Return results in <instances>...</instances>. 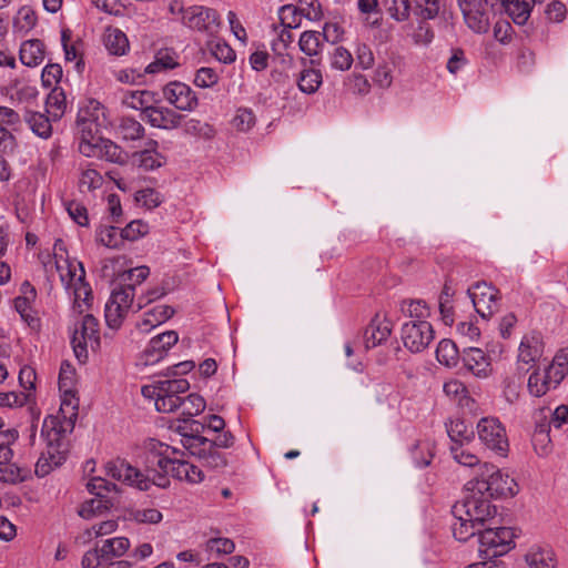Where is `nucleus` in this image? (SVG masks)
<instances>
[{
	"instance_id": "7",
	"label": "nucleus",
	"mask_w": 568,
	"mask_h": 568,
	"mask_svg": "<svg viewBox=\"0 0 568 568\" xmlns=\"http://www.w3.org/2000/svg\"><path fill=\"white\" fill-rule=\"evenodd\" d=\"M515 534L509 527H485L479 530L478 552L483 560H493L515 547Z\"/></svg>"
},
{
	"instance_id": "23",
	"label": "nucleus",
	"mask_w": 568,
	"mask_h": 568,
	"mask_svg": "<svg viewBox=\"0 0 568 568\" xmlns=\"http://www.w3.org/2000/svg\"><path fill=\"white\" fill-rule=\"evenodd\" d=\"M392 333V325L386 318L376 314L364 331L366 348H372L385 342Z\"/></svg>"
},
{
	"instance_id": "13",
	"label": "nucleus",
	"mask_w": 568,
	"mask_h": 568,
	"mask_svg": "<svg viewBox=\"0 0 568 568\" xmlns=\"http://www.w3.org/2000/svg\"><path fill=\"white\" fill-rule=\"evenodd\" d=\"M467 294L476 312L485 320L490 318L499 310V290L485 281L474 284Z\"/></svg>"
},
{
	"instance_id": "17",
	"label": "nucleus",
	"mask_w": 568,
	"mask_h": 568,
	"mask_svg": "<svg viewBox=\"0 0 568 568\" xmlns=\"http://www.w3.org/2000/svg\"><path fill=\"white\" fill-rule=\"evenodd\" d=\"M162 94L165 101L179 111L192 112L199 104V99L192 88L180 81L165 84Z\"/></svg>"
},
{
	"instance_id": "38",
	"label": "nucleus",
	"mask_w": 568,
	"mask_h": 568,
	"mask_svg": "<svg viewBox=\"0 0 568 568\" xmlns=\"http://www.w3.org/2000/svg\"><path fill=\"white\" fill-rule=\"evenodd\" d=\"M446 425L447 434L453 445H464L469 443L474 437V432L468 428L463 419H450Z\"/></svg>"
},
{
	"instance_id": "61",
	"label": "nucleus",
	"mask_w": 568,
	"mask_h": 568,
	"mask_svg": "<svg viewBox=\"0 0 568 568\" xmlns=\"http://www.w3.org/2000/svg\"><path fill=\"white\" fill-rule=\"evenodd\" d=\"M144 71H140L135 68H126L113 71L114 78L125 84H136L141 83L144 77Z\"/></svg>"
},
{
	"instance_id": "42",
	"label": "nucleus",
	"mask_w": 568,
	"mask_h": 568,
	"mask_svg": "<svg viewBox=\"0 0 568 568\" xmlns=\"http://www.w3.org/2000/svg\"><path fill=\"white\" fill-rule=\"evenodd\" d=\"M456 521L453 525V535L459 541H467L469 538L474 536L479 537V528L474 523L468 521L467 516H454Z\"/></svg>"
},
{
	"instance_id": "36",
	"label": "nucleus",
	"mask_w": 568,
	"mask_h": 568,
	"mask_svg": "<svg viewBox=\"0 0 568 568\" xmlns=\"http://www.w3.org/2000/svg\"><path fill=\"white\" fill-rule=\"evenodd\" d=\"M51 118L37 111H27L24 121L30 130L41 139H49L52 134Z\"/></svg>"
},
{
	"instance_id": "10",
	"label": "nucleus",
	"mask_w": 568,
	"mask_h": 568,
	"mask_svg": "<svg viewBox=\"0 0 568 568\" xmlns=\"http://www.w3.org/2000/svg\"><path fill=\"white\" fill-rule=\"evenodd\" d=\"M54 418H45L43 422V427L41 434L48 433V436H51V433L48 430L51 428L53 432V438L50 439L47 449L41 454L37 464H36V474L39 477L47 476L51 470L55 467L62 465L67 458L65 450L61 447L59 443V434L60 432L55 429Z\"/></svg>"
},
{
	"instance_id": "39",
	"label": "nucleus",
	"mask_w": 568,
	"mask_h": 568,
	"mask_svg": "<svg viewBox=\"0 0 568 568\" xmlns=\"http://www.w3.org/2000/svg\"><path fill=\"white\" fill-rule=\"evenodd\" d=\"M400 312L413 321H426L430 310L424 300H404L399 305Z\"/></svg>"
},
{
	"instance_id": "43",
	"label": "nucleus",
	"mask_w": 568,
	"mask_h": 568,
	"mask_svg": "<svg viewBox=\"0 0 568 568\" xmlns=\"http://www.w3.org/2000/svg\"><path fill=\"white\" fill-rule=\"evenodd\" d=\"M322 84V73L320 70L307 69L301 72L297 85L304 93H315Z\"/></svg>"
},
{
	"instance_id": "4",
	"label": "nucleus",
	"mask_w": 568,
	"mask_h": 568,
	"mask_svg": "<svg viewBox=\"0 0 568 568\" xmlns=\"http://www.w3.org/2000/svg\"><path fill=\"white\" fill-rule=\"evenodd\" d=\"M467 489L494 497H514L518 493V486L514 478L503 474L494 465L485 464L481 471L467 483Z\"/></svg>"
},
{
	"instance_id": "31",
	"label": "nucleus",
	"mask_w": 568,
	"mask_h": 568,
	"mask_svg": "<svg viewBox=\"0 0 568 568\" xmlns=\"http://www.w3.org/2000/svg\"><path fill=\"white\" fill-rule=\"evenodd\" d=\"M21 123L18 112L11 108L0 105V141H2L3 148L12 139L11 132L18 131Z\"/></svg>"
},
{
	"instance_id": "51",
	"label": "nucleus",
	"mask_w": 568,
	"mask_h": 568,
	"mask_svg": "<svg viewBox=\"0 0 568 568\" xmlns=\"http://www.w3.org/2000/svg\"><path fill=\"white\" fill-rule=\"evenodd\" d=\"M528 390L530 395L535 397L544 396L548 390H550L552 385L548 383V378H546L545 374H540L539 372H534L529 378L527 384Z\"/></svg>"
},
{
	"instance_id": "62",
	"label": "nucleus",
	"mask_w": 568,
	"mask_h": 568,
	"mask_svg": "<svg viewBox=\"0 0 568 568\" xmlns=\"http://www.w3.org/2000/svg\"><path fill=\"white\" fill-rule=\"evenodd\" d=\"M88 490L99 497H106V494L115 490V485L102 477H93L87 484Z\"/></svg>"
},
{
	"instance_id": "56",
	"label": "nucleus",
	"mask_w": 568,
	"mask_h": 568,
	"mask_svg": "<svg viewBox=\"0 0 568 568\" xmlns=\"http://www.w3.org/2000/svg\"><path fill=\"white\" fill-rule=\"evenodd\" d=\"M135 201L148 209H155L162 202V195L154 189H143L136 192Z\"/></svg>"
},
{
	"instance_id": "34",
	"label": "nucleus",
	"mask_w": 568,
	"mask_h": 568,
	"mask_svg": "<svg viewBox=\"0 0 568 568\" xmlns=\"http://www.w3.org/2000/svg\"><path fill=\"white\" fill-rule=\"evenodd\" d=\"M68 109L67 97L62 88L54 87L45 100V111L52 121L60 120Z\"/></svg>"
},
{
	"instance_id": "44",
	"label": "nucleus",
	"mask_w": 568,
	"mask_h": 568,
	"mask_svg": "<svg viewBox=\"0 0 568 568\" xmlns=\"http://www.w3.org/2000/svg\"><path fill=\"white\" fill-rule=\"evenodd\" d=\"M97 241L109 248H118L123 243L121 230L104 225L97 231Z\"/></svg>"
},
{
	"instance_id": "49",
	"label": "nucleus",
	"mask_w": 568,
	"mask_h": 568,
	"mask_svg": "<svg viewBox=\"0 0 568 568\" xmlns=\"http://www.w3.org/2000/svg\"><path fill=\"white\" fill-rule=\"evenodd\" d=\"M119 131L124 140L131 141L141 139L144 134V128L142 124L132 118L122 119Z\"/></svg>"
},
{
	"instance_id": "58",
	"label": "nucleus",
	"mask_w": 568,
	"mask_h": 568,
	"mask_svg": "<svg viewBox=\"0 0 568 568\" xmlns=\"http://www.w3.org/2000/svg\"><path fill=\"white\" fill-rule=\"evenodd\" d=\"M387 11L396 21H406L410 14L409 0H389Z\"/></svg>"
},
{
	"instance_id": "48",
	"label": "nucleus",
	"mask_w": 568,
	"mask_h": 568,
	"mask_svg": "<svg viewBox=\"0 0 568 568\" xmlns=\"http://www.w3.org/2000/svg\"><path fill=\"white\" fill-rule=\"evenodd\" d=\"M322 33L317 31H305L302 33L298 45L300 49L307 55H316L321 47Z\"/></svg>"
},
{
	"instance_id": "40",
	"label": "nucleus",
	"mask_w": 568,
	"mask_h": 568,
	"mask_svg": "<svg viewBox=\"0 0 568 568\" xmlns=\"http://www.w3.org/2000/svg\"><path fill=\"white\" fill-rule=\"evenodd\" d=\"M102 184L103 178L99 171H97L90 164L81 166L79 176V187L81 192L97 190L101 187Z\"/></svg>"
},
{
	"instance_id": "3",
	"label": "nucleus",
	"mask_w": 568,
	"mask_h": 568,
	"mask_svg": "<svg viewBox=\"0 0 568 568\" xmlns=\"http://www.w3.org/2000/svg\"><path fill=\"white\" fill-rule=\"evenodd\" d=\"M190 389V383L185 378L159 379L151 385L142 387L145 398L154 400V406L160 413H173L182 405L181 395Z\"/></svg>"
},
{
	"instance_id": "11",
	"label": "nucleus",
	"mask_w": 568,
	"mask_h": 568,
	"mask_svg": "<svg viewBox=\"0 0 568 568\" xmlns=\"http://www.w3.org/2000/svg\"><path fill=\"white\" fill-rule=\"evenodd\" d=\"M181 442L183 447L189 450L191 455L203 460L206 466L220 468L225 465L224 456L217 449H214L212 439L197 434L183 433Z\"/></svg>"
},
{
	"instance_id": "21",
	"label": "nucleus",
	"mask_w": 568,
	"mask_h": 568,
	"mask_svg": "<svg viewBox=\"0 0 568 568\" xmlns=\"http://www.w3.org/2000/svg\"><path fill=\"white\" fill-rule=\"evenodd\" d=\"M542 341L538 333H530L523 337L518 352V369L527 373L535 366L542 355Z\"/></svg>"
},
{
	"instance_id": "22",
	"label": "nucleus",
	"mask_w": 568,
	"mask_h": 568,
	"mask_svg": "<svg viewBox=\"0 0 568 568\" xmlns=\"http://www.w3.org/2000/svg\"><path fill=\"white\" fill-rule=\"evenodd\" d=\"M145 119L153 128L173 130L180 126L183 116L170 108L154 104Z\"/></svg>"
},
{
	"instance_id": "57",
	"label": "nucleus",
	"mask_w": 568,
	"mask_h": 568,
	"mask_svg": "<svg viewBox=\"0 0 568 568\" xmlns=\"http://www.w3.org/2000/svg\"><path fill=\"white\" fill-rule=\"evenodd\" d=\"M62 78V68L58 63L47 64L41 73V82L45 88H54Z\"/></svg>"
},
{
	"instance_id": "37",
	"label": "nucleus",
	"mask_w": 568,
	"mask_h": 568,
	"mask_svg": "<svg viewBox=\"0 0 568 568\" xmlns=\"http://www.w3.org/2000/svg\"><path fill=\"white\" fill-rule=\"evenodd\" d=\"M158 142L152 141L149 148L134 154V162L144 170H154L164 163V158L158 152Z\"/></svg>"
},
{
	"instance_id": "14",
	"label": "nucleus",
	"mask_w": 568,
	"mask_h": 568,
	"mask_svg": "<svg viewBox=\"0 0 568 568\" xmlns=\"http://www.w3.org/2000/svg\"><path fill=\"white\" fill-rule=\"evenodd\" d=\"M400 338L412 353L423 352L434 339V329L427 321H409L403 324Z\"/></svg>"
},
{
	"instance_id": "46",
	"label": "nucleus",
	"mask_w": 568,
	"mask_h": 568,
	"mask_svg": "<svg viewBox=\"0 0 568 568\" xmlns=\"http://www.w3.org/2000/svg\"><path fill=\"white\" fill-rule=\"evenodd\" d=\"M207 48L215 59L223 63H231L235 60L234 50L221 39L207 40Z\"/></svg>"
},
{
	"instance_id": "59",
	"label": "nucleus",
	"mask_w": 568,
	"mask_h": 568,
	"mask_svg": "<svg viewBox=\"0 0 568 568\" xmlns=\"http://www.w3.org/2000/svg\"><path fill=\"white\" fill-rule=\"evenodd\" d=\"M132 518L140 524H159L163 519V515L155 508H141L132 513Z\"/></svg>"
},
{
	"instance_id": "53",
	"label": "nucleus",
	"mask_w": 568,
	"mask_h": 568,
	"mask_svg": "<svg viewBox=\"0 0 568 568\" xmlns=\"http://www.w3.org/2000/svg\"><path fill=\"white\" fill-rule=\"evenodd\" d=\"M234 550V542L229 538H211L205 544L210 557L227 555Z\"/></svg>"
},
{
	"instance_id": "28",
	"label": "nucleus",
	"mask_w": 568,
	"mask_h": 568,
	"mask_svg": "<svg viewBox=\"0 0 568 568\" xmlns=\"http://www.w3.org/2000/svg\"><path fill=\"white\" fill-rule=\"evenodd\" d=\"M79 132V152L85 158L99 159L104 138L100 136L101 131H78Z\"/></svg>"
},
{
	"instance_id": "54",
	"label": "nucleus",
	"mask_w": 568,
	"mask_h": 568,
	"mask_svg": "<svg viewBox=\"0 0 568 568\" xmlns=\"http://www.w3.org/2000/svg\"><path fill=\"white\" fill-rule=\"evenodd\" d=\"M353 61L351 52L344 47L334 48L333 52L329 54L331 65L336 70H348L352 67Z\"/></svg>"
},
{
	"instance_id": "35",
	"label": "nucleus",
	"mask_w": 568,
	"mask_h": 568,
	"mask_svg": "<svg viewBox=\"0 0 568 568\" xmlns=\"http://www.w3.org/2000/svg\"><path fill=\"white\" fill-rule=\"evenodd\" d=\"M178 60L179 57L175 52L170 50H161L155 54L154 60L145 67L144 73L158 74L172 70L179 65Z\"/></svg>"
},
{
	"instance_id": "8",
	"label": "nucleus",
	"mask_w": 568,
	"mask_h": 568,
	"mask_svg": "<svg viewBox=\"0 0 568 568\" xmlns=\"http://www.w3.org/2000/svg\"><path fill=\"white\" fill-rule=\"evenodd\" d=\"M135 288L126 284L115 288L105 304L104 316L110 328L118 329L130 311L136 312Z\"/></svg>"
},
{
	"instance_id": "52",
	"label": "nucleus",
	"mask_w": 568,
	"mask_h": 568,
	"mask_svg": "<svg viewBox=\"0 0 568 568\" xmlns=\"http://www.w3.org/2000/svg\"><path fill=\"white\" fill-rule=\"evenodd\" d=\"M205 400L197 394H190L186 397H182V414L187 417H193L201 414L205 409Z\"/></svg>"
},
{
	"instance_id": "63",
	"label": "nucleus",
	"mask_w": 568,
	"mask_h": 568,
	"mask_svg": "<svg viewBox=\"0 0 568 568\" xmlns=\"http://www.w3.org/2000/svg\"><path fill=\"white\" fill-rule=\"evenodd\" d=\"M450 452L454 459L460 465L473 467L479 463L478 457L464 449L463 445H452Z\"/></svg>"
},
{
	"instance_id": "29",
	"label": "nucleus",
	"mask_w": 568,
	"mask_h": 568,
	"mask_svg": "<svg viewBox=\"0 0 568 568\" xmlns=\"http://www.w3.org/2000/svg\"><path fill=\"white\" fill-rule=\"evenodd\" d=\"M103 43L112 55H124L129 51L126 34L119 28L108 27L103 34Z\"/></svg>"
},
{
	"instance_id": "9",
	"label": "nucleus",
	"mask_w": 568,
	"mask_h": 568,
	"mask_svg": "<svg viewBox=\"0 0 568 568\" xmlns=\"http://www.w3.org/2000/svg\"><path fill=\"white\" fill-rule=\"evenodd\" d=\"M182 13V23L195 30L209 39L213 38L221 28L220 16L214 9L203 6H192L189 8H179Z\"/></svg>"
},
{
	"instance_id": "32",
	"label": "nucleus",
	"mask_w": 568,
	"mask_h": 568,
	"mask_svg": "<svg viewBox=\"0 0 568 568\" xmlns=\"http://www.w3.org/2000/svg\"><path fill=\"white\" fill-rule=\"evenodd\" d=\"M130 546V540L126 537L108 538L99 546L100 556L104 562H111L113 559L122 557Z\"/></svg>"
},
{
	"instance_id": "16",
	"label": "nucleus",
	"mask_w": 568,
	"mask_h": 568,
	"mask_svg": "<svg viewBox=\"0 0 568 568\" xmlns=\"http://www.w3.org/2000/svg\"><path fill=\"white\" fill-rule=\"evenodd\" d=\"M110 124L106 108L95 99H88L78 111V131H101Z\"/></svg>"
},
{
	"instance_id": "64",
	"label": "nucleus",
	"mask_w": 568,
	"mask_h": 568,
	"mask_svg": "<svg viewBox=\"0 0 568 568\" xmlns=\"http://www.w3.org/2000/svg\"><path fill=\"white\" fill-rule=\"evenodd\" d=\"M526 561L530 568H555L554 559L544 551L528 554Z\"/></svg>"
},
{
	"instance_id": "1",
	"label": "nucleus",
	"mask_w": 568,
	"mask_h": 568,
	"mask_svg": "<svg viewBox=\"0 0 568 568\" xmlns=\"http://www.w3.org/2000/svg\"><path fill=\"white\" fill-rule=\"evenodd\" d=\"M148 450L146 470L140 471L125 460L116 459L105 464L106 475L140 490H148L152 485L166 488L170 485L169 476L189 484L203 481L204 474L187 460L170 458L169 446L155 439L145 444Z\"/></svg>"
},
{
	"instance_id": "18",
	"label": "nucleus",
	"mask_w": 568,
	"mask_h": 568,
	"mask_svg": "<svg viewBox=\"0 0 568 568\" xmlns=\"http://www.w3.org/2000/svg\"><path fill=\"white\" fill-rule=\"evenodd\" d=\"M457 2L469 29L476 33H486L489 30V9L480 4V0H457Z\"/></svg>"
},
{
	"instance_id": "33",
	"label": "nucleus",
	"mask_w": 568,
	"mask_h": 568,
	"mask_svg": "<svg viewBox=\"0 0 568 568\" xmlns=\"http://www.w3.org/2000/svg\"><path fill=\"white\" fill-rule=\"evenodd\" d=\"M534 4L535 0H505L503 11H505L516 24L523 26L530 17Z\"/></svg>"
},
{
	"instance_id": "20",
	"label": "nucleus",
	"mask_w": 568,
	"mask_h": 568,
	"mask_svg": "<svg viewBox=\"0 0 568 568\" xmlns=\"http://www.w3.org/2000/svg\"><path fill=\"white\" fill-rule=\"evenodd\" d=\"M20 295L14 298V307L21 318L32 328H40V318L33 308L37 298L36 288L29 283L23 282L20 287Z\"/></svg>"
},
{
	"instance_id": "12",
	"label": "nucleus",
	"mask_w": 568,
	"mask_h": 568,
	"mask_svg": "<svg viewBox=\"0 0 568 568\" xmlns=\"http://www.w3.org/2000/svg\"><path fill=\"white\" fill-rule=\"evenodd\" d=\"M480 442L499 456H506L509 444L506 429L497 418L484 417L477 424Z\"/></svg>"
},
{
	"instance_id": "55",
	"label": "nucleus",
	"mask_w": 568,
	"mask_h": 568,
	"mask_svg": "<svg viewBox=\"0 0 568 568\" xmlns=\"http://www.w3.org/2000/svg\"><path fill=\"white\" fill-rule=\"evenodd\" d=\"M551 440L548 430L540 426L532 435V445L539 456H547L551 452Z\"/></svg>"
},
{
	"instance_id": "15",
	"label": "nucleus",
	"mask_w": 568,
	"mask_h": 568,
	"mask_svg": "<svg viewBox=\"0 0 568 568\" xmlns=\"http://www.w3.org/2000/svg\"><path fill=\"white\" fill-rule=\"evenodd\" d=\"M19 433L14 428H8L0 432V481L6 484H16L22 479L20 469L10 464L13 457L11 446L18 440Z\"/></svg>"
},
{
	"instance_id": "5",
	"label": "nucleus",
	"mask_w": 568,
	"mask_h": 568,
	"mask_svg": "<svg viewBox=\"0 0 568 568\" xmlns=\"http://www.w3.org/2000/svg\"><path fill=\"white\" fill-rule=\"evenodd\" d=\"M454 516H467V520L484 529L485 524L494 519L497 509L490 503V498L477 491L466 488V495L453 506Z\"/></svg>"
},
{
	"instance_id": "45",
	"label": "nucleus",
	"mask_w": 568,
	"mask_h": 568,
	"mask_svg": "<svg viewBox=\"0 0 568 568\" xmlns=\"http://www.w3.org/2000/svg\"><path fill=\"white\" fill-rule=\"evenodd\" d=\"M75 369L69 362H63L59 374V389L62 394L72 395L75 390Z\"/></svg>"
},
{
	"instance_id": "25",
	"label": "nucleus",
	"mask_w": 568,
	"mask_h": 568,
	"mask_svg": "<svg viewBox=\"0 0 568 568\" xmlns=\"http://www.w3.org/2000/svg\"><path fill=\"white\" fill-rule=\"evenodd\" d=\"M19 58L29 68L40 65L45 58V47L39 39L26 40L20 45Z\"/></svg>"
},
{
	"instance_id": "2",
	"label": "nucleus",
	"mask_w": 568,
	"mask_h": 568,
	"mask_svg": "<svg viewBox=\"0 0 568 568\" xmlns=\"http://www.w3.org/2000/svg\"><path fill=\"white\" fill-rule=\"evenodd\" d=\"M53 260L60 281L67 293L72 296V313L82 314L92 304V290L85 282V271L81 262L70 258L64 243L58 240L53 246Z\"/></svg>"
},
{
	"instance_id": "24",
	"label": "nucleus",
	"mask_w": 568,
	"mask_h": 568,
	"mask_svg": "<svg viewBox=\"0 0 568 568\" xmlns=\"http://www.w3.org/2000/svg\"><path fill=\"white\" fill-rule=\"evenodd\" d=\"M174 314V310L169 305H156L143 314L136 327L142 333H150L153 328L169 321Z\"/></svg>"
},
{
	"instance_id": "41",
	"label": "nucleus",
	"mask_w": 568,
	"mask_h": 568,
	"mask_svg": "<svg viewBox=\"0 0 568 568\" xmlns=\"http://www.w3.org/2000/svg\"><path fill=\"white\" fill-rule=\"evenodd\" d=\"M436 357L440 364L456 366L459 358L456 344L452 339H442L436 348Z\"/></svg>"
},
{
	"instance_id": "19",
	"label": "nucleus",
	"mask_w": 568,
	"mask_h": 568,
	"mask_svg": "<svg viewBox=\"0 0 568 568\" xmlns=\"http://www.w3.org/2000/svg\"><path fill=\"white\" fill-rule=\"evenodd\" d=\"M179 341L175 331H166L151 338L145 347L142 359L144 365H154L163 359L169 349Z\"/></svg>"
},
{
	"instance_id": "27",
	"label": "nucleus",
	"mask_w": 568,
	"mask_h": 568,
	"mask_svg": "<svg viewBox=\"0 0 568 568\" xmlns=\"http://www.w3.org/2000/svg\"><path fill=\"white\" fill-rule=\"evenodd\" d=\"M122 102L125 106L141 111L146 116L158 100L155 93L152 91L135 90L125 93Z\"/></svg>"
},
{
	"instance_id": "60",
	"label": "nucleus",
	"mask_w": 568,
	"mask_h": 568,
	"mask_svg": "<svg viewBox=\"0 0 568 568\" xmlns=\"http://www.w3.org/2000/svg\"><path fill=\"white\" fill-rule=\"evenodd\" d=\"M149 225L140 220L130 222L124 229L121 230L123 240L135 241L141 236L148 234Z\"/></svg>"
},
{
	"instance_id": "6",
	"label": "nucleus",
	"mask_w": 568,
	"mask_h": 568,
	"mask_svg": "<svg viewBox=\"0 0 568 568\" xmlns=\"http://www.w3.org/2000/svg\"><path fill=\"white\" fill-rule=\"evenodd\" d=\"M73 313L79 316L74 321L73 331L71 335V344L73 352L79 362L84 363L88 358V347L95 349L100 345L99 323L98 320L91 314Z\"/></svg>"
},
{
	"instance_id": "30",
	"label": "nucleus",
	"mask_w": 568,
	"mask_h": 568,
	"mask_svg": "<svg viewBox=\"0 0 568 568\" xmlns=\"http://www.w3.org/2000/svg\"><path fill=\"white\" fill-rule=\"evenodd\" d=\"M280 20L285 28L294 29L301 24V17L305 16L311 20L320 19L321 12L317 9L313 11L308 10L305 13V9H298L294 4H285L280 9Z\"/></svg>"
},
{
	"instance_id": "47",
	"label": "nucleus",
	"mask_w": 568,
	"mask_h": 568,
	"mask_svg": "<svg viewBox=\"0 0 568 568\" xmlns=\"http://www.w3.org/2000/svg\"><path fill=\"white\" fill-rule=\"evenodd\" d=\"M125 152L113 141L105 139V141L102 142V150L99 160L121 164L125 162Z\"/></svg>"
},
{
	"instance_id": "50",
	"label": "nucleus",
	"mask_w": 568,
	"mask_h": 568,
	"mask_svg": "<svg viewBox=\"0 0 568 568\" xmlns=\"http://www.w3.org/2000/svg\"><path fill=\"white\" fill-rule=\"evenodd\" d=\"M220 80V74L215 69L210 67H202L196 70L193 83L197 88L209 89L213 88Z\"/></svg>"
},
{
	"instance_id": "26",
	"label": "nucleus",
	"mask_w": 568,
	"mask_h": 568,
	"mask_svg": "<svg viewBox=\"0 0 568 568\" xmlns=\"http://www.w3.org/2000/svg\"><path fill=\"white\" fill-rule=\"evenodd\" d=\"M464 366L477 377H486L490 371V363L485 353L477 347H468L463 354Z\"/></svg>"
}]
</instances>
